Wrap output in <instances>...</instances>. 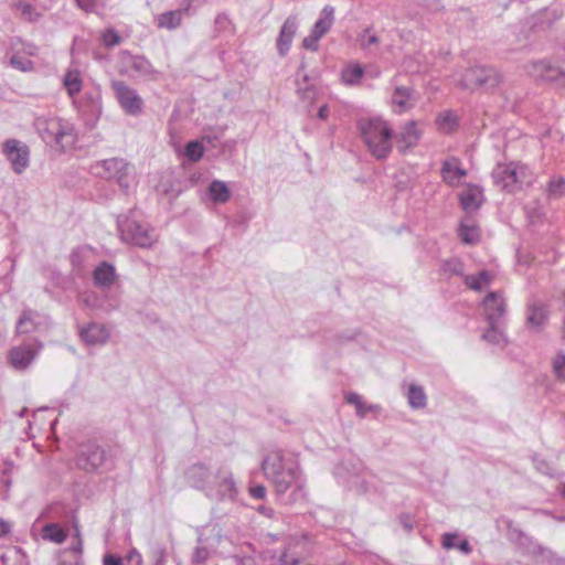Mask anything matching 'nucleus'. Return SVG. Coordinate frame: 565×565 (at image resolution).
<instances>
[{"label":"nucleus","instance_id":"nucleus-1","mask_svg":"<svg viewBox=\"0 0 565 565\" xmlns=\"http://www.w3.org/2000/svg\"><path fill=\"white\" fill-rule=\"evenodd\" d=\"M265 477L274 484L284 504H294L305 498L303 483L297 459L282 450L270 451L263 460Z\"/></svg>","mask_w":565,"mask_h":565},{"label":"nucleus","instance_id":"nucleus-2","mask_svg":"<svg viewBox=\"0 0 565 565\" xmlns=\"http://www.w3.org/2000/svg\"><path fill=\"white\" fill-rule=\"evenodd\" d=\"M361 137L367 150L377 160H384L392 151L393 130L382 118H362L358 121Z\"/></svg>","mask_w":565,"mask_h":565},{"label":"nucleus","instance_id":"nucleus-3","mask_svg":"<svg viewBox=\"0 0 565 565\" xmlns=\"http://www.w3.org/2000/svg\"><path fill=\"white\" fill-rule=\"evenodd\" d=\"M117 227L122 242L140 248H150L157 241L153 230L143 221L137 209H131L127 214L119 215Z\"/></svg>","mask_w":565,"mask_h":565},{"label":"nucleus","instance_id":"nucleus-4","mask_svg":"<svg viewBox=\"0 0 565 565\" xmlns=\"http://www.w3.org/2000/svg\"><path fill=\"white\" fill-rule=\"evenodd\" d=\"M34 127L41 139L50 147H60L64 150L75 142L73 126L58 118L39 117Z\"/></svg>","mask_w":565,"mask_h":565},{"label":"nucleus","instance_id":"nucleus-5","mask_svg":"<svg viewBox=\"0 0 565 565\" xmlns=\"http://www.w3.org/2000/svg\"><path fill=\"white\" fill-rule=\"evenodd\" d=\"M78 469L86 472H95L113 463L109 451L96 440H87L78 446L75 458Z\"/></svg>","mask_w":565,"mask_h":565},{"label":"nucleus","instance_id":"nucleus-6","mask_svg":"<svg viewBox=\"0 0 565 565\" xmlns=\"http://www.w3.org/2000/svg\"><path fill=\"white\" fill-rule=\"evenodd\" d=\"M90 171L98 178L115 180L124 191L130 186V167L122 158L96 161L90 166Z\"/></svg>","mask_w":565,"mask_h":565},{"label":"nucleus","instance_id":"nucleus-7","mask_svg":"<svg viewBox=\"0 0 565 565\" xmlns=\"http://www.w3.org/2000/svg\"><path fill=\"white\" fill-rule=\"evenodd\" d=\"M502 82L501 73L486 65H475L465 71L460 79V86L465 89L483 88L490 90L500 85Z\"/></svg>","mask_w":565,"mask_h":565},{"label":"nucleus","instance_id":"nucleus-8","mask_svg":"<svg viewBox=\"0 0 565 565\" xmlns=\"http://www.w3.org/2000/svg\"><path fill=\"white\" fill-rule=\"evenodd\" d=\"M205 495L216 501L234 502L238 495V489L231 469L221 466L215 470V476L205 491Z\"/></svg>","mask_w":565,"mask_h":565},{"label":"nucleus","instance_id":"nucleus-9","mask_svg":"<svg viewBox=\"0 0 565 565\" xmlns=\"http://www.w3.org/2000/svg\"><path fill=\"white\" fill-rule=\"evenodd\" d=\"M527 167L518 162L498 163L492 170L493 183L501 190L513 193L521 189Z\"/></svg>","mask_w":565,"mask_h":565},{"label":"nucleus","instance_id":"nucleus-10","mask_svg":"<svg viewBox=\"0 0 565 565\" xmlns=\"http://www.w3.org/2000/svg\"><path fill=\"white\" fill-rule=\"evenodd\" d=\"M1 152L10 163L15 174H22L30 167V147L15 138L6 139L1 145Z\"/></svg>","mask_w":565,"mask_h":565},{"label":"nucleus","instance_id":"nucleus-11","mask_svg":"<svg viewBox=\"0 0 565 565\" xmlns=\"http://www.w3.org/2000/svg\"><path fill=\"white\" fill-rule=\"evenodd\" d=\"M111 87L122 110L130 116H138L142 113L143 100L136 89L128 86L124 81H114Z\"/></svg>","mask_w":565,"mask_h":565},{"label":"nucleus","instance_id":"nucleus-12","mask_svg":"<svg viewBox=\"0 0 565 565\" xmlns=\"http://www.w3.org/2000/svg\"><path fill=\"white\" fill-rule=\"evenodd\" d=\"M43 344L38 340L13 347L8 354L10 365L15 370H25L35 360Z\"/></svg>","mask_w":565,"mask_h":565},{"label":"nucleus","instance_id":"nucleus-13","mask_svg":"<svg viewBox=\"0 0 565 565\" xmlns=\"http://www.w3.org/2000/svg\"><path fill=\"white\" fill-rule=\"evenodd\" d=\"M526 71L535 79L565 85V71L552 65L548 61H531L526 64Z\"/></svg>","mask_w":565,"mask_h":565},{"label":"nucleus","instance_id":"nucleus-14","mask_svg":"<svg viewBox=\"0 0 565 565\" xmlns=\"http://www.w3.org/2000/svg\"><path fill=\"white\" fill-rule=\"evenodd\" d=\"M214 476L215 471L203 462L192 463L184 472L186 483L204 493Z\"/></svg>","mask_w":565,"mask_h":565},{"label":"nucleus","instance_id":"nucleus-15","mask_svg":"<svg viewBox=\"0 0 565 565\" xmlns=\"http://www.w3.org/2000/svg\"><path fill=\"white\" fill-rule=\"evenodd\" d=\"M483 308L488 324H501V319L505 313L507 305L498 291H491L486 296L483 300Z\"/></svg>","mask_w":565,"mask_h":565},{"label":"nucleus","instance_id":"nucleus-16","mask_svg":"<svg viewBox=\"0 0 565 565\" xmlns=\"http://www.w3.org/2000/svg\"><path fill=\"white\" fill-rule=\"evenodd\" d=\"M422 137V131L417 128V122L411 120L406 122L395 136L396 148L401 153L414 148Z\"/></svg>","mask_w":565,"mask_h":565},{"label":"nucleus","instance_id":"nucleus-17","mask_svg":"<svg viewBox=\"0 0 565 565\" xmlns=\"http://www.w3.org/2000/svg\"><path fill=\"white\" fill-rule=\"evenodd\" d=\"M117 279L118 275L115 266L106 260L99 263L93 271V282L102 290L110 289L117 282Z\"/></svg>","mask_w":565,"mask_h":565},{"label":"nucleus","instance_id":"nucleus-18","mask_svg":"<svg viewBox=\"0 0 565 565\" xmlns=\"http://www.w3.org/2000/svg\"><path fill=\"white\" fill-rule=\"evenodd\" d=\"M46 318L41 316L38 311L32 309H24L20 318L17 322V333L18 334H29L36 330H39L42 326L45 324Z\"/></svg>","mask_w":565,"mask_h":565},{"label":"nucleus","instance_id":"nucleus-19","mask_svg":"<svg viewBox=\"0 0 565 565\" xmlns=\"http://www.w3.org/2000/svg\"><path fill=\"white\" fill-rule=\"evenodd\" d=\"M298 29V21L295 15H289L281 25L278 39L277 51L280 56H285L292 43L294 36Z\"/></svg>","mask_w":565,"mask_h":565},{"label":"nucleus","instance_id":"nucleus-20","mask_svg":"<svg viewBox=\"0 0 565 565\" xmlns=\"http://www.w3.org/2000/svg\"><path fill=\"white\" fill-rule=\"evenodd\" d=\"M75 540L72 542L68 548H65L61 553L58 565H84L82 558L83 552V540L77 525L74 526Z\"/></svg>","mask_w":565,"mask_h":565},{"label":"nucleus","instance_id":"nucleus-21","mask_svg":"<svg viewBox=\"0 0 565 565\" xmlns=\"http://www.w3.org/2000/svg\"><path fill=\"white\" fill-rule=\"evenodd\" d=\"M548 318V306L542 301L534 300L526 307V324L530 328L540 330Z\"/></svg>","mask_w":565,"mask_h":565},{"label":"nucleus","instance_id":"nucleus-22","mask_svg":"<svg viewBox=\"0 0 565 565\" xmlns=\"http://www.w3.org/2000/svg\"><path fill=\"white\" fill-rule=\"evenodd\" d=\"M459 202L467 212L479 210L484 202L482 189L478 185L469 184L468 189L459 194Z\"/></svg>","mask_w":565,"mask_h":565},{"label":"nucleus","instance_id":"nucleus-23","mask_svg":"<svg viewBox=\"0 0 565 565\" xmlns=\"http://www.w3.org/2000/svg\"><path fill=\"white\" fill-rule=\"evenodd\" d=\"M82 340L90 345L106 343L109 334L106 328L98 323H90L79 332Z\"/></svg>","mask_w":565,"mask_h":565},{"label":"nucleus","instance_id":"nucleus-24","mask_svg":"<svg viewBox=\"0 0 565 565\" xmlns=\"http://www.w3.org/2000/svg\"><path fill=\"white\" fill-rule=\"evenodd\" d=\"M512 534L515 535L514 541L523 553L534 556L543 555L545 548L532 536L527 535L521 530H513Z\"/></svg>","mask_w":565,"mask_h":565},{"label":"nucleus","instance_id":"nucleus-25","mask_svg":"<svg viewBox=\"0 0 565 565\" xmlns=\"http://www.w3.org/2000/svg\"><path fill=\"white\" fill-rule=\"evenodd\" d=\"M334 21V8L326 6L320 12V18L316 21L311 34L321 39L332 26Z\"/></svg>","mask_w":565,"mask_h":565},{"label":"nucleus","instance_id":"nucleus-26","mask_svg":"<svg viewBox=\"0 0 565 565\" xmlns=\"http://www.w3.org/2000/svg\"><path fill=\"white\" fill-rule=\"evenodd\" d=\"M183 20V15L178 9L166 11L156 18L157 26L160 29L174 30L178 29Z\"/></svg>","mask_w":565,"mask_h":565},{"label":"nucleus","instance_id":"nucleus-27","mask_svg":"<svg viewBox=\"0 0 565 565\" xmlns=\"http://www.w3.org/2000/svg\"><path fill=\"white\" fill-rule=\"evenodd\" d=\"M209 194L214 203L223 204L230 201L231 191L225 182L213 180L209 185Z\"/></svg>","mask_w":565,"mask_h":565},{"label":"nucleus","instance_id":"nucleus-28","mask_svg":"<svg viewBox=\"0 0 565 565\" xmlns=\"http://www.w3.org/2000/svg\"><path fill=\"white\" fill-rule=\"evenodd\" d=\"M67 537L66 531L57 523H47L42 529V539L57 544Z\"/></svg>","mask_w":565,"mask_h":565},{"label":"nucleus","instance_id":"nucleus-29","mask_svg":"<svg viewBox=\"0 0 565 565\" xmlns=\"http://www.w3.org/2000/svg\"><path fill=\"white\" fill-rule=\"evenodd\" d=\"M407 399L409 406L415 409L424 408L427 404V396L423 386L414 383L408 386Z\"/></svg>","mask_w":565,"mask_h":565},{"label":"nucleus","instance_id":"nucleus-30","mask_svg":"<svg viewBox=\"0 0 565 565\" xmlns=\"http://www.w3.org/2000/svg\"><path fill=\"white\" fill-rule=\"evenodd\" d=\"M82 76L78 70H67L63 78V85L70 96H75L82 89Z\"/></svg>","mask_w":565,"mask_h":565},{"label":"nucleus","instance_id":"nucleus-31","mask_svg":"<svg viewBox=\"0 0 565 565\" xmlns=\"http://www.w3.org/2000/svg\"><path fill=\"white\" fill-rule=\"evenodd\" d=\"M460 163V159L457 157H450L449 159L445 160L440 168V175L443 181L449 185V186H458L459 185V179L455 174L454 169L450 164Z\"/></svg>","mask_w":565,"mask_h":565},{"label":"nucleus","instance_id":"nucleus-32","mask_svg":"<svg viewBox=\"0 0 565 565\" xmlns=\"http://www.w3.org/2000/svg\"><path fill=\"white\" fill-rule=\"evenodd\" d=\"M129 58L130 67L139 75L150 76L157 73L152 64L146 57L139 55H130Z\"/></svg>","mask_w":565,"mask_h":565},{"label":"nucleus","instance_id":"nucleus-33","mask_svg":"<svg viewBox=\"0 0 565 565\" xmlns=\"http://www.w3.org/2000/svg\"><path fill=\"white\" fill-rule=\"evenodd\" d=\"M345 401L348 404L355 407L356 415L361 418L365 417L369 412L377 408L376 405H366L362 399V396L354 392L347 394Z\"/></svg>","mask_w":565,"mask_h":565},{"label":"nucleus","instance_id":"nucleus-34","mask_svg":"<svg viewBox=\"0 0 565 565\" xmlns=\"http://www.w3.org/2000/svg\"><path fill=\"white\" fill-rule=\"evenodd\" d=\"M458 235L466 244H475L479 242L480 238L478 228L475 225H468L463 222L459 225Z\"/></svg>","mask_w":565,"mask_h":565},{"label":"nucleus","instance_id":"nucleus-35","mask_svg":"<svg viewBox=\"0 0 565 565\" xmlns=\"http://www.w3.org/2000/svg\"><path fill=\"white\" fill-rule=\"evenodd\" d=\"M440 269L444 274H448L449 276H462L465 266L458 257H452L444 260Z\"/></svg>","mask_w":565,"mask_h":565},{"label":"nucleus","instance_id":"nucleus-36","mask_svg":"<svg viewBox=\"0 0 565 565\" xmlns=\"http://www.w3.org/2000/svg\"><path fill=\"white\" fill-rule=\"evenodd\" d=\"M501 324H489V328L482 333V339L493 344L505 342V335L500 329Z\"/></svg>","mask_w":565,"mask_h":565},{"label":"nucleus","instance_id":"nucleus-37","mask_svg":"<svg viewBox=\"0 0 565 565\" xmlns=\"http://www.w3.org/2000/svg\"><path fill=\"white\" fill-rule=\"evenodd\" d=\"M565 194V178L559 175L551 179L547 185V196L550 199H559Z\"/></svg>","mask_w":565,"mask_h":565},{"label":"nucleus","instance_id":"nucleus-38","mask_svg":"<svg viewBox=\"0 0 565 565\" xmlns=\"http://www.w3.org/2000/svg\"><path fill=\"white\" fill-rule=\"evenodd\" d=\"M204 154V147L198 140L189 141L184 147V156L192 162L199 161Z\"/></svg>","mask_w":565,"mask_h":565},{"label":"nucleus","instance_id":"nucleus-39","mask_svg":"<svg viewBox=\"0 0 565 565\" xmlns=\"http://www.w3.org/2000/svg\"><path fill=\"white\" fill-rule=\"evenodd\" d=\"M439 129L452 131L457 127L456 116L450 110H444L436 119Z\"/></svg>","mask_w":565,"mask_h":565},{"label":"nucleus","instance_id":"nucleus-40","mask_svg":"<svg viewBox=\"0 0 565 565\" xmlns=\"http://www.w3.org/2000/svg\"><path fill=\"white\" fill-rule=\"evenodd\" d=\"M232 20L225 13H218L214 20V35L217 36L222 33L233 32Z\"/></svg>","mask_w":565,"mask_h":565},{"label":"nucleus","instance_id":"nucleus-41","mask_svg":"<svg viewBox=\"0 0 565 565\" xmlns=\"http://www.w3.org/2000/svg\"><path fill=\"white\" fill-rule=\"evenodd\" d=\"M363 76L364 70L361 65H354L353 67H349L342 72V79L345 84L349 85H355L360 83Z\"/></svg>","mask_w":565,"mask_h":565},{"label":"nucleus","instance_id":"nucleus-42","mask_svg":"<svg viewBox=\"0 0 565 565\" xmlns=\"http://www.w3.org/2000/svg\"><path fill=\"white\" fill-rule=\"evenodd\" d=\"M491 275L487 270H481L478 275L466 277V284L473 290H480L484 284H489Z\"/></svg>","mask_w":565,"mask_h":565},{"label":"nucleus","instance_id":"nucleus-43","mask_svg":"<svg viewBox=\"0 0 565 565\" xmlns=\"http://www.w3.org/2000/svg\"><path fill=\"white\" fill-rule=\"evenodd\" d=\"M412 90L408 87L398 86L395 88L392 102L401 109H405L407 107V99L411 97Z\"/></svg>","mask_w":565,"mask_h":565},{"label":"nucleus","instance_id":"nucleus-44","mask_svg":"<svg viewBox=\"0 0 565 565\" xmlns=\"http://www.w3.org/2000/svg\"><path fill=\"white\" fill-rule=\"evenodd\" d=\"M18 9L25 21L36 22L41 18V13L31 3L21 2L18 4Z\"/></svg>","mask_w":565,"mask_h":565},{"label":"nucleus","instance_id":"nucleus-45","mask_svg":"<svg viewBox=\"0 0 565 565\" xmlns=\"http://www.w3.org/2000/svg\"><path fill=\"white\" fill-rule=\"evenodd\" d=\"M553 370L559 381L565 382V353H558L553 360Z\"/></svg>","mask_w":565,"mask_h":565},{"label":"nucleus","instance_id":"nucleus-46","mask_svg":"<svg viewBox=\"0 0 565 565\" xmlns=\"http://www.w3.org/2000/svg\"><path fill=\"white\" fill-rule=\"evenodd\" d=\"M10 64L13 68L22 72H28L33 68V62L31 60L18 55L11 56Z\"/></svg>","mask_w":565,"mask_h":565},{"label":"nucleus","instance_id":"nucleus-47","mask_svg":"<svg viewBox=\"0 0 565 565\" xmlns=\"http://www.w3.org/2000/svg\"><path fill=\"white\" fill-rule=\"evenodd\" d=\"M305 70H306V65H305V62L302 61L300 63V66L297 71V74H296V84H297V90L298 93H302L303 95L306 94V92L309 89V86H306V87H302L301 86V81L303 83H308L309 81V76L305 73Z\"/></svg>","mask_w":565,"mask_h":565},{"label":"nucleus","instance_id":"nucleus-48","mask_svg":"<svg viewBox=\"0 0 565 565\" xmlns=\"http://www.w3.org/2000/svg\"><path fill=\"white\" fill-rule=\"evenodd\" d=\"M210 556V551L205 546H196L192 553V563L193 564H204Z\"/></svg>","mask_w":565,"mask_h":565},{"label":"nucleus","instance_id":"nucleus-49","mask_svg":"<svg viewBox=\"0 0 565 565\" xmlns=\"http://www.w3.org/2000/svg\"><path fill=\"white\" fill-rule=\"evenodd\" d=\"M120 42V36L114 29H108L103 33V43L107 47H113Z\"/></svg>","mask_w":565,"mask_h":565},{"label":"nucleus","instance_id":"nucleus-50","mask_svg":"<svg viewBox=\"0 0 565 565\" xmlns=\"http://www.w3.org/2000/svg\"><path fill=\"white\" fill-rule=\"evenodd\" d=\"M153 565H166L167 550L163 545H156L152 548Z\"/></svg>","mask_w":565,"mask_h":565},{"label":"nucleus","instance_id":"nucleus-51","mask_svg":"<svg viewBox=\"0 0 565 565\" xmlns=\"http://www.w3.org/2000/svg\"><path fill=\"white\" fill-rule=\"evenodd\" d=\"M178 10L183 17H191L196 13L194 6L191 3V0H181Z\"/></svg>","mask_w":565,"mask_h":565},{"label":"nucleus","instance_id":"nucleus-52","mask_svg":"<svg viewBox=\"0 0 565 565\" xmlns=\"http://www.w3.org/2000/svg\"><path fill=\"white\" fill-rule=\"evenodd\" d=\"M458 536L455 533H445L441 539V545L446 550L456 548Z\"/></svg>","mask_w":565,"mask_h":565},{"label":"nucleus","instance_id":"nucleus-53","mask_svg":"<svg viewBox=\"0 0 565 565\" xmlns=\"http://www.w3.org/2000/svg\"><path fill=\"white\" fill-rule=\"evenodd\" d=\"M76 6L87 13H92L96 11L97 1L96 0H75Z\"/></svg>","mask_w":565,"mask_h":565},{"label":"nucleus","instance_id":"nucleus-54","mask_svg":"<svg viewBox=\"0 0 565 565\" xmlns=\"http://www.w3.org/2000/svg\"><path fill=\"white\" fill-rule=\"evenodd\" d=\"M11 478L9 476V469H4L0 477V486L3 487L4 493L2 495L3 499H8V492L11 487Z\"/></svg>","mask_w":565,"mask_h":565},{"label":"nucleus","instance_id":"nucleus-55","mask_svg":"<svg viewBox=\"0 0 565 565\" xmlns=\"http://www.w3.org/2000/svg\"><path fill=\"white\" fill-rule=\"evenodd\" d=\"M70 263L73 266V268L82 269L83 266V256L82 252L79 249L72 250L70 255Z\"/></svg>","mask_w":565,"mask_h":565},{"label":"nucleus","instance_id":"nucleus-56","mask_svg":"<svg viewBox=\"0 0 565 565\" xmlns=\"http://www.w3.org/2000/svg\"><path fill=\"white\" fill-rule=\"evenodd\" d=\"M319 38H317L313 34H310L309 36L305 38L302 41V46L310 51H317L318 50V42Z\"/></svg>","mask_w":565,"mask_h":565},{"label":"nucleus","instance_id":"nucleus-57","mask_svg":"<svg viewBox=\"0 0 565 565\" xmlns=\"http://www.w3.org/2000/svg\"><path fill=\"white\" fill-rule=\"evenodd\" d=\"M398 521L401 525L407 531L411 532L414 529V522L412 520V516L407 513H402L398 516Z\"/></svg>","mask_w":565,"mask_h":565},{"label":"nucleus","instance_id":"nucleus-58","mask_svg":"<svg viewBox=\"0 0 565 565\" xmlns=\"http://www.w3.org/2000/svg\"><path fill=\"white\" fill-rule=\"evenodd\" d=\"M249 494L254 499H264L266 495V488L263 484H256L249 488Z\"/></svg>","mask_w":565,"mask_h":565},{"label":"nucleus","instance_id":"nucleus-59","mask_svg":"<svg viewBox=\"0 0 565 565\" xmlns=\"http://www.w3.org/2000/svg\"><path fill=\"white\" fill-rule=\"evenodd\" d=\"M127 561L131 565H141L142 564V557L140 553H138L136 550H132L127 555Z\"/></svg>","mask_w":565,"mask_h":565},{"label":"nucleus","instance_id":"nucleus-60","mask_svg":"<svg viewBox=\"0 0 565 565\" xmlns=\"http://www.w3.org/2000/svg\"><path fill=\"white\" fill-rule=\"evenodd\" d=\"M103 562L104 565H122L121 558L113 554H106Z\"/></svg>","mask_w":565,"mask_h":565},{"label":"nucleus","instance_id":"nucleus-61","mask_svg":"<svg viewBox=\"0 0 565 565\" xmlns=\"http://www.w3.org/2000/svg\"><path fill=\"white\" fill-rule=\"evenodd\" d=\"M279 562L282 565H297L298 564V559L295 558L294 556L288 555L287 553H282L279 556Z\"/></svg>","mask_w":565,"mask_h":565},{"label":"nucleus","instance_id":"nucleus-62","mask_svg":"<svg viewBox=\"0 0 565 565\" xmlns=\"http://www.w3.org/2000/svg\"><path fill=\"white\" fill-rule=\"evenodd\" d=\"M450 166L452 167L454 172L458 177L459 181L461 180V178L467 175L468 172L465 168L461 167V162L460 163L454 162V164H450Z\"/></svg>","mask_w":565,"mask_h":565},{"label":"nucleus","instance_id":"nucleus-63","mask_svg":"<svg viewBox=\"0 0 565 565\" xmlns=\"http://www.w3.org/2000/svg\"><path fill=\"white\" fill-rule=\"evenodd\" d=\"M456 548H458L463 554L468 555L471 553L472 548L470 543L467 540H462L457 544Z\"/></svg>","mask_w":565,"mask_h":565},{"label":"nucleus","instance_id":"nucleus-64","mask_svg":"<svg viewBox=\"0 0 565 565\" xmlns=\"http://www.w3.org/2000/svg\"><path fill=\"white\" fill-rule=\"evenodd\" d=\"M234 561H235V565H256L254 558H252L249 556H244V557L235 556Z\"/></svg>","mask_w":565,"mask_h":565}]
</instances>
